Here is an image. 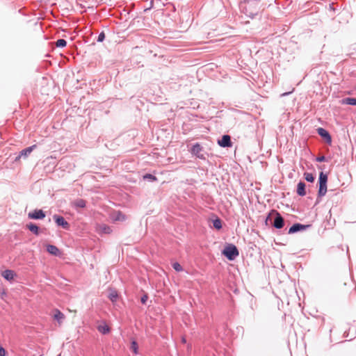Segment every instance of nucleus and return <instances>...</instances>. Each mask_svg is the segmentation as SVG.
<instances>
[{"label":"nucleus","instance_id":"f257e3e1","mask_svg":"<svg viewBox=\"0 0 356 356\" xmlns=\"http://www.w3.org/2000/svg\"><path fill=\"white\" fill-rule=\"evenodd\" d=\"M222 254L229 259L233 260L238 255V251L234 245L230 244L225 248Z\"/></svg>","mask_w":356,"mask_h":356},{"label":"nucleus","instance_id":"f03ea898","mask_svg":"<svg viewBox=\"0 0 356 356\" xmlns=\"http://www.w3.org/2000/svg\"><path fill=\"white\" fill-rule=\"evenodd\" d=\"M28 216L31 219H42L45 217V214L41 209L34 210L28 214Z\"/></svg>","mask_w":356,"mask_h":356},{"label":"nucleus","instance_id":"7ed1b4c3","mask_svg":"<svg viewBox=\"0 0 356 356\" xmlns=\"http://www.w3.org/2000/svg\"><path fill=\"white\" fill-rule=\"evenodd\" d=\"M54 219L55 220V222L56 224L59 226L63 227L65 229H68L70 225L69 223L65 220V218L62 216L54 215Z\"/></svg>","mask_w":356,"mask_h":356},{"label":"nucleus","instance_id":"20e7f679","mask_svg":"<svg viewBox=\"0 0 356 356\" xmlns=\"http://www.w3.org/2000/svg\"><path fill=\"white\" fill-rule=\"evenodd\" d=\"M36 147L35 145H33L31 147H29L23 150H22L19 154V156L16 158V161H18L20 159L21 157H27L32 152L33 150Z\"/></svg>","mask_w":356,"mask_h":356},{"label":"nucleus","instance_id":"39448f33","mask_svg":"<svg viewBox=\"0 0 356 356\" xmlns=\"http://www.w3.org/2000/svg\"><path fill=\"white\" fill-rule=\"evenodd\" d=\"M218 143L220 146L223 147H231L232 146L231 138L229 135H224L222 137V139L218 140Z\"/></svg>","mask_w":356,"mask_h":356},{"label":"nucleus","instance_id":"423d86ee","mask_svg":"<svg viewBox=\"0 0 356 356\" xmlns=\"http://www.w3.org/2000/svg\"><path fill=\"white\" fill-rule=\"evenodd\" d=\"M96 231L99 234H110L112 230L110 227L105 224H98L96 226Z\"/></svg>","mask_w":356,"mask_h":356},{"label":"nucleus","instance_id":"0eeeda50","mask_svg":"<svg viewBox=\"0 0 356 356\" xmlns=\"http://www.w3.org/2000/svg\"><path fill=\"white\" fill-rule=\"evenodd\" d=\"M2 277L8 281H12L16 277V273L12 270H5L1 273Z\"/></svg>","mask_w":356,"mask_h":356},{"label":"nucleus","instance_id":"6e6552de","mask_svg":"<svg viewBox=\"0 0 356 356\" xmlns=\"http://www.w3.org/2000/svg\"><path fill=\"white\" fill-rule=\"evenodd\" d=\"M111 218L113 221H123L126 219L125 216L120 211H113L111 214Z\"/></svg>","mask_w":356,"mask_h":356},{"label":"nucleus","instance_id":"1a4fd4ad","mask_svg":"<svg viewBox=\"0 0 356 356\" xmlns=\"http://www.w3.org/2000/svg\"><path fill=\"white\" fill-rule=\"evenodd\" d=\"M284 219L279 213H276V217L274 220L273 225L277 229H281L284 227Z\"/></svg>","mask_w":356,"mask_h":356},{"label":"nucleus","instance_id":"9d476101","mask_svg":"<svg viewBox=\"0 0 356 356\" xmlns=\"http://www.w3.org/2000/svg\"><path fill=\"white\" fill-rule=\"evenodd\" d=\"M54 319L56 320L59 324H60L65 318V315L60 312L58 309H56L54 310Z\"/></svg>","mask_w":356,"mask_h":356},{"label":"nucleus","instance_id":"9b49d317","mask_svg":"<svg viewBox=\"0 0 356 356\" xmlns=\"http://www.w3.org/2000/svg\"><path fill=\"white\" fill-rule=\"evenodd\" d=\"M202 151V147L200 146V144L198 143H196L195 144L192 149H191V153L195 156H197V157L199 158H201L202 159L203 158V156L202 155H200V153Z\"/></svg>","mask_w":356,"mask_h":356},{"label":"nucleus","instance_id":"f8f14e48","mask_svg":"<svg viewBox=\"0 0 356 356\" xmlns=\"http://www.w3.org/2000/svg\"><path fill=\"white\" fill-rule=\"evenodd\" d=\"M318 134L323 138H325L327 143H331V136L325 129L323 128L318 129Z\"/></svg>","mask_w":356,"mask_h":356},{"label":"nucleus","instance_id":"ddd939ff","mask_svg":"<svg viewBox=\"0 0 356 356\" xmlns=\"http://www.w3.org/2000/svg\"><path fill=\"white\" fill-rule=\"evenodd\" d=\"M47 252L54 256H58L60 254V250L59 249L54 245H48L47 246Z\"/></svg>","mask_w":356,"mask_h":356},{"label":"nucleus","instance_id":"4468645a","mask_svg":"<svg viewBox=\"0 0 356 356\" xmlns=\"http://www.w3.org/2000/svg\"><path fill=\"white\" fill-rule=\"evenodd\" d=\"M305 227H306V226L301 225V224H298V223L294 224L289 228V234H293L298 231L303 230L305 229Z\"/></svg>","mask_w":356,"mask_h":356},{"label":"nucleus","instance_id":"2eb2a0df","mask_svg":"<svg viewBox=\"0 0 356 356\" xmlns=\"http://www.w3.org/2000/svg\"><path fill=\"white\" fill-rule=\"evenodd\" d=\"M297 193L300 196L306 195L305 184L304 182H299L297 186Z\"/></svg>","mask_w":356,"mask_h":356},{"label":"nucleus","instance_id":"dca6fc26","mask_svg":"<svg viewBox=\"0 0 356 356\" xmlns=\"http://www.w3.org/2000/svg\"><path fill=\"white\" fill-rule=\"evenodd\" d=\"M97 330L99 332H101L103 334H108L110 332V327L105 323H104L103 324L99 325L97 326Z\"/></svg>","mask_w":356,"mask_h":356},{"label":"nucleus","instance_id":"f3484780","mask_svg":"<svg viewBox=\"0 0 356 356\" xmlns=\"http://www.w3.org/2000/svg\"><path fill=\"white\" fill-rule=\"evenodd\" d=\"M342 104L356 105V98L347 97L341 100Z\"/></svg>","mask_w":356,"mask_h":356},{"label":"nucleus","instance_id":"a211bd4d","mask_svg":"<svg viewBox=\"0 0 356 356\" xmlns=\"http://www.w3.org/2000/svg\"><path fill=\"white\" fill-rule=\"evenodd\" d=\"M327 192V184L319 183L318 195L323 196Z\"/></svg>","mask_w":356,"mask_h":356},{"label":"nucleus","instance_id":"6ab92c4d","mask_svg":"<svg viewBox=\"0 0 356 356\" xmlns=\"http://www.w3.org/2000/svg\"><path fill=\"white\" fill-rule=\"evenodd\" d=\"M27 228L33 233H34L36 235H38L39 234V228L38 227L33 223H29L26 225Z\"/></svg>","mask_w":356,"mask_h":356},{"label":"nucleus","instance_id":"aec40b11","mask_svg":"<svg viewBox=\"0 0 356 356\" xmlns=\"http://www.w3.org/2000/svg\"><path fill=\"white\" fill-rule=\"evenodd\" d=\"M86 202L83 199H79L75 200L73 202V205L76 207L84 208L86 207Z\"/></svg>","mask_w":356,"mask_h":356},{"label":"nucleus","instance_id":"412c9836","mask_svg":"<svg viewBox=\"0 0 356 356\" xmlns=\"http://www.w3.org/2000/svg\"><path fill=\"white\" fill-rule=\"evenodd\" d=\"M213 225L216 229H220L222 228V220L217 218L216 219L213 220Z\"/></svg>","mask_w":356,"mask_h":356},{"label":"nucleus","instance_id":"4be33fe9","mask_svg":"<svg viewBox=\"0 0 356 356\" xmlns=\"http://www.w3.org/2000/svg\"><path fill=\"white\" fill-rule=\"evenodd\" d=\"M118 296V295L117 291L115 290H112L109 293L108 298L112 302H115L117 300Z\"/></svg>","mask_w":356,"mask_h":356},{"label":"nucleus","instance_id":"5701e85b","mask_svg":"<svg viewBox=\"0 0 356 356\" xmlns=\"http://www.w3.org/2000/svg\"><path fill=\"white\" fill-rule=\"evenodd\" d=\"M327 176L323 172H321L319 175V183L327 184Z\"/></svg>","mask_w":356,"mask_h":356},{"label":"nucleus","instance_id":"b1692460","mask_svg":"<svg viewBox=\"0 0 356 356\" xmlns=\"http://www.w3.org/2000/svg\"><path fill=\"white\" fill-rule=\"evenodd\" d=\"M305 179L309 182H313L314 181V177L312 173L305 172L304 174Z\"/></svg>","mask_w":356,"mask_h":356},{"label":"nucleus","instance_id":"393cba45","mask_svg":"<svg viewBox=\"0 0 356 356\" xmlns=\"http://www.w3.org/2000/svg\"><path fill=\"white\" fill-rule=\"evenodd\" d=\"M67 44V42L64 39H59L56 42L57 47H64Z\"/></svg>","mask_w":356,"mask_h":356},{"label":"nucleus","instance_id":"a878e982","mask_svg":"<svg viewBox=\"0 0 356 356\" xmlns=\"http://www.w3.org/2000/svg\"><path fill=\"white\" fill-rule=\"evenodd\" d=\"M138 344L135 341H133L131 344V349L134 352V354H138Z\"/></svg>","mask_w":356,"mask_h":356},{"label":"nucleus","instance_id":"bb28decb","mask_svg":"<svg viewBox=\"0 0 356 356\" xmlns=\"http://www.w3.org/2000/svg\"><path fill=\"white\" fill-rule=\"evenodd\" d=\"M172 267L177 272H180V271L183 270L182 266L178 262H175L172 264Z\"/></svg>","mask_w":356,"mask_h":356},{"label":"nucleus","instance_id":"cd10ccee","mask_svg":"<svg viewBox=\"0 0 356 356\" xmlns=\"http://www.w3.org/2000/svg\"><path fill=\"white\" fill-rule=\"evenodd\" d=\"M105 38V34L104 32H102L99 33V36H98V38H97V41L98 42H102Z\"/></svg>","mask_w":356,"mask_h":356},{"label":"nucleus","instance_id":"c85d7f7f","mask_svg":"<svg viewBox=\"0 0 356 356\" xmlns=\"http://www.w3.org/2000/svg\"><path fill=\"white\" fill-rule=\"evenodd\" d=\"M6 350L0 346V356H6Z\"/></svg>","mask_w":356,"mask_h":356},{"label":"nucleus","instance_id":"c756f323","mask_svg":"<svg viewBox=\"0 0 356 356\" xmlns=\"http://www.w3.org/2000/svg\"><path fill=\"white\" fill-rule=\"evenodd\" d=\"M144 178H149L154 181L156 179V178L154 176H153L150 174H147L146 175L144 176Z\"/></svg>","mask_w":356,"mask_h":356},{"label":"nucleus","instance_id":"7c9ffc66","mask_svg":"<svg viewBox=\"0 0 356 356\" xmlns=\"http://www.w3.org/2000/svg\"><path fill=\"white\" fill-rule=\"evenodd\" d=\"M147 298H148V297H147V295L143 296L141 298V302H142L143 304H145V303H146V302H147Z\"/></svg>","mask_w":356,"mask_h":356},{"label":"nucleus","instance_id":"2f4dec72","mask_svg":"<svg viewBox=\"0 0 356 356\" xmlns=\"http://www.w3.org/2000/svg\"><path fill=\"white\" fill-rule=\"evenodd\" d=\"M316 161H318V162L324 161H325V157L324 156H321L317 157L316 158Z\"/></svg>","mask_w":356,"mask_h":356},{"label":"nucleus","instance_id":"473e14b6","mask_svg":"<svg viewBox=\"0 0 356 356\" xmlns=\"http://www.w3.org/2000/svg\"><path fill=\"white\" fill-rule=\"evenodd\" d=\"M181 341H182V343H185L186 342V338L185 337H182Z\"/></svg>","mask_w":356,"mask_h":356},{"label":"nucleus","instance_id":"72a5a7b5","mask_svg":"<svg viewBox=\"0 0 356 356\" xmlns=\"http://www.w3.org/2000/svg\"><path fill=\"white\" fill-rule=\"evenodd\" d=\"M289 93H290V92H285V93H283V94H282V96H285V95H288V94H289Z\"/></svg>","mask_w":356,"mask_h":356},{"label":"nucleus","instance_id":"f704fd0d","mask_svg":"<svg viewBox=\"0 0 356 356\" xmlns=\"http://www.w3.org/2000/svg\"><path fill=\"white\" fill-rule=\"evenodd\" d=\"M58 356H60V355H59Z\"/></svg>","mask_w":356,"mask_h":356}]
</instances>
